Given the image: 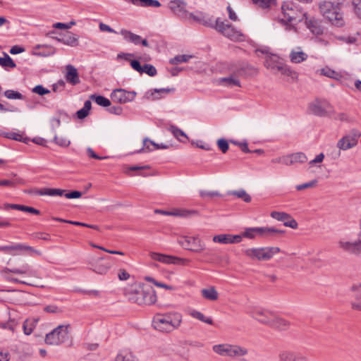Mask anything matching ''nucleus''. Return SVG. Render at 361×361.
<instances>
[{
	"instance_id": "obj_9",
	"label": "nucleus",
	"mask_w": 361,
	"mask_h": 361,
	"mask_svg": "<svg viewBox=\"0 0 361 361\" xmlns=\"http://www.w3.org/2000/svg\"><path fill=\"white\" fill-rule=\"evenodd\" d=\"M178 243L185 249L201 252L205 249V245L198 236H183L178 240Z\"/></svg>"
},
{
	"instance_id": "obj_26",
	"label": "nucleus",
	"mask_w": 361,
	"mask_h": 361,
	"mask_svg": "<svg viewBox=\"0 0 361 361\" xmlns=\"http://www.w3.org/2000/svg\"><path fill=\"white\" fill-rule=\"evenodd\" d=\"M175 91L174 88H161V89H154L152 90H149L146 92L145 94V98L149 100H156L161 98V97H159L157 94L164 93V94H169L171 92H173Z\"/></svg>"
},
{
	"instance_id": "obj_54",
	"label": "nucleus",
	"mask_w": 361,
	"mask_h": 361,
	"mask_svg": "<svg viewBox=\"0 0 361 361\" xmlns=\"http://www.w3.org/2000/svg\"><path fill=\"white\" fill-rule=\"evenodd\" d=\"M317 181L316 180H313L303 184L298 185L296 188L298 190H302L309 188H313L317 185Z\"/></svg>"
},
{
	"instance_id": "obj_64",
	"label": "nucleus",
	"mask_w": 361,
	"mask_h": 361,
	"mask_svg": "<svg viewBox=\"0 0 361 361\" xmlns=\"http://www.w3.org/2000/svg\"><path fill=\"white\" fill-rule=\"evenodd\" d=\"M65 85V82L62 80H60L52 85V90L54 92L61 91L63 90Z\"/></svg>"
},
{
	"instance_id": "obj_17",
	"label": "nucleus",
	"mask_w": 361,
	"mask_h": 361,
	"mask_svg": "<svg viewBox=\"0 0 361 361\" xmlns=\"http://www.w3.org/2000/svg\"><path fill=\"white\" fill-rule=\"evenodd\" d=\"M25 250L31 251L32 252L37 254L38 255H41V252L39 251L35 250L32 247L23 244H13L11 245L0 246L1 252L7 254H11L12 255H18L21 252Z\"/></svg>"
},
{
	"instance_id": "obj_50",
	"label": "nucleus",
	"mask_w": 361,
	"mask_h": 361,
	"mask_svg": "<svg viewBox=\"0 0 361 361\" xmlns=\"http://www.w3.org/2000/svg\"><path fill=\"white\" fill-rule=\"evenodd\" d=\"M110 268L109 265L104 264H96L93 267V271L99 274H104L107 272L109 269Z\"/></svg>"
},
{
	"instance_id": "obj_8",
	"label": "nucleus",
	"mask_w": 361,
	"mask_h": 361,
	"mask_svg": "<svg viewBox=\"0 0 361 361\" xmlns=\"http://www.w3.org/2000/svg\"><path fill=\"white\" fill-rule=\"evenodd\" d=\"M69 325H59L52 331L47 334L45 343L48 345H58L64 343L68 339Z\"/></svg>"
},
{
	"instance_id": "obj_58",
	"label": "nucleus",
	"mask_w": 361,
	"mask_h": 361,
	"mask_svg": "<svg viewBox=\"0 0 361 361\" xmlns=\"http://www.w3.org/2000/svg\"><path fill=\"white\" fill-rule=\"evenodd\" d=\"M44 312H49V313H61L62 312V310L56 305H50L44 307Z\"/></svg>"
},
{
	"instance_id": "obj_24",
	"label": "nucleus",
	"mask_w": 361,
	"mask_h": 361,
	"mask_svg": "<svg viewBox=\"0 0 361 361\" xmlns=\"http://www.w3.org/2000/svg\"><path fill=\"white\" fill-rule=\"evenodd\" d=\"M156 214H161L167 216H189L192 214H197V212L195 210H185V209H175L172 212H168L161 209H156L154 211Z\"/></svg>"
},
{
	"instance_id": "obj_13",
	"label": "nucleus",
	"mask_w": 361,
	"mask_h": 361,
	"mask_svg": "<svg viewBox=\"0 0 361 361\" xmlns=\"http://www.w3.org/2000/svg\"><path fill=\"white\" fill-rule=\"evenodd\" d=\"M149 255L152 259L164 264L187 265L190 262L188 259L166 255L158 252H150Z\"/></svg>"
},
{
	"instance_id": "obj_62",
	"label": "nucleus",
	"mask_w": 361,
	"mask_h": 361,
	"mask_svg": "<svg viewBox=\"0 0 361 361\" xmlns=\"http://www.w3.org/2000/svg\"><path fill=\"white\" fill-rule=\"evenodd\" d=\"M278 160L279 163H282L286 165H290L293 163V158L292 155L279 157Z\"/></svg>"
},
{
	"instance_id": "obj_60",
	"label": "nucleus",
	"mask_w": 361,
	"mask_h": 361,
	"mask_svg": "<svg viewBox=\"0 0 361 361\" xmlns=\"http://www.w3.org/2000/svg\"><path fill=\"white\" fill-rule=\"evenodd\" d=\"M63 195L68 199H76L82 196V192L78 190H73L69 192H64Z\"/></svg>"
},
{
	"instance_id": "obj_37",
	"label": "nucleus",
	"mask_w": 361,
	"mask_h": 361,
	"mask_svg": "<svg viewBox=\"0 0 361 361\" xmlns=\"http://www.w3.org/2000/svg\"><path fill=\"white\" fill-rule=\"evenodd\" d=\"M213 242L221 243V244H230L232 241H231V234H220L216 235L213 237Z\"/></svg>"
},
{
	"instance_id": "obj_47",
	"label": "nucleus",
	"mask_w": 361,
	"mask_h": 361,
	"mask_svg": "<svg viewBox=\"0 0 361 361\" xmlns=\"http://www.w3.org/2000/svg\"><path fill=\"white\" fill-rule=\"evenodd\" d=\"M276 0H252L253 3L259 6L267 8L275 4Z\"/></svg>"
},
{
	"instance_id": "obj_43",
	"label": "nucleus",
	"mask_w": 361,
	"mask_h": 361,
	"mask_svg": "<svg viewBox=\"0 0 361 361\" xmlns=\"http://www.w3.org/2000/svg\"><path fill=\"white\" fill-rule=\"evenodd\" d=\"M145 73L148 75L153 77L155 76L157 73L156 68L151 64H145L142 66V73Z\"/></svg>"
},
{
	"instance_id": "obj_57",
	"label": "nucleus",
	"mask_w": 361,
	"mask_h": 361,
	"mask_svg": "<svg viewBox=\"0 0 361 361\" xmlns=\"http://www.w3.org/2000/svg\"><path fill=\"white\" fill-rule=\"evenodd\" d=\"M32 92L39 94V95H44L50 92V91L46 88H44L42 85H38L35 86L32 89Z\"/></svg>"
},
{
	"instance_id": "obj_61",
	"label": "nucleus",
	"mask_w": 361,
	"mask_h": 361,
	"mask_svg": "<svg viewBox=\"0 0 361 361\" xmlns=\"http://www.w3.org/2000/svg\"><path fill=\"white\" fill-rule=\"evenodd\" d=\"M47 47L49 49V50L48 51H47V52H45V51H39V52L37 53V52L34 51L33 54L34 55H37V56H51V55H53V54H55V52H56L55 48H54V47H52L51 46H48Z\"/></svg>"
},
{
	"instance_id": "obj_27",
	"label": "nucleus",
	"mask_w": 361,
	"mask_h": 361,
	"mask_svg": "<svg viewBox=\"0 0 361 361\" xmlns=\"http://www.w3.org/2000/svg\"><path fill=\"white\" fill-rule=\"evenodd\" d=\"M57 41L71 47L78 45V35L70 32H68L61 39H57Z\"/></svg>"
},
{
	"instance_id": "obj_55",
	"label": "nucleus",
	"mask_w": 361,
	"mask_h": 361,
	"mask_svg": "<svg viewBox=\"0 0 361 361\" xmlns=\"http://www.w3.org/2000/svg\"><path fill=\"white\" fill-rule=\"evenodd\" d=\"M47 189H48L47 195H49V196H63L64 194V192H66L65 190L59 189V188H47Z\"/></svg>"
},
{
	"instance_id": "obj_51",
	"label": "nucleus",
	"mask_w": 361,
	"mask_h": 361,
	"mask_svg": "<svg viewBox=\"0 0 361 361\" xmlns=\"http://www.w3.org/2000/svg\"><path fill=\"white\" fill-rule=\"evenodd\" d=\"M146 279L148 281H150L152 283H154L157 287L164 288H165L166 290H172L174 289V288L173 286H169L167 284H165V283H161V282H158L154 279H153L152 277H147Z\"/></svg>"
},
{
	"instance_id": "obj_45",
	"label": "nucleus",
	"mask_w": 361,
	"mask_h": 361,
	"mask_svg": "<svg viewBox=\"0 0 361 361\" xmlns=\"http://www.w3.org/2000/svg\"><path fill=\"white\" fill-rule=\"evenodd\" d=\"M54 141L56 144L61 147H68L71 143L70 140H68L66 137L57 135H55Z\"/></svg>"
},
{
	"instance_id": "obj_39",
	"label": "nucleus",
	"mask_w": 361,
	"mask_h": 361,
	"mask_svg": "<svg viewBox=\"0 0 361 361\" xmlns=\"http://www.w3.org/2000/svg\"><path fill=\"white\" fill-rule=\"evenodd\" d=\"M192 58V55H178L174 58L170 59V63L173 65H177L181 63L187 62L190 59Z\"/></svg>"
},
{
	"instance_id": "obj_22",
	"label": "nucleus",
	"mask_w": 361,
	"mask_h": 361,
	"mask_svg": "<svg viewBox=\"0 0 361 361\" xmlns=\"http://www.w3.org/2000/svg\"><path fill=\"white\" fill-rule=\"evenodd\" d=\"M66 73L65 74V78L66 81L72 85L79 84L80 80L78 70L71 64L66 66Z\"/></svg>"
},
{
	"instance_id": "obj_25",
	"label": "nucleus",
	"mask_w": 361,
	"mask_h": 361,
	"mask_svg": "<svg viewBox=\"0 0 361 361\" xmlns=\"http://www.w3.org/2000/svg\"><path fill=\"white\" fill-rule=\"evenodd\" d=\"M271 216L278 221H283L284 226L293 228V219L285 212H272Z\"/></svg>"
},
{
	"instance_id": "obj_21",
	"label": "nucleus",
	"mask_w": 361,
	"mask_h": 361,
	"mask_svg": "<svg viewBox=\"0 0 361 361\" xmlns=\"http://www.w3.org/2000/svg\"><path fill=\"white\" fill-rule=\"evenodd\" d=\"M269 326L278 331H286L290 326V322L274 314Z\"/></svg>"
},
{
	"instance_id": "obj_6",
	"label": "nucleus",
	"mask_w": 361,
	"mask_h": 361,
	"mask_svg": "<svg viewBox=\"0 0 361 361\" xmlns=\"http://www.w3.org/2000/svg\"><path fill=\"white\" fill-rule=\"evenodd\" d=\"M279 252L277 247H252L244 250L245 255L252 260L267 261Z\"/></svg>"
},
{
	"instance_id": "obj_59",
	"label": "nucleus",
	"mask_w": 361,
	"mask_h": 361,
	"mask_svg": "<svg viewBox=\"0 0 361 361\" xmlns=\"http://www.w3.org/2000/svg\"><path fill=\"white\" fill-rule=\"evenodd\" d=\"M338 39L348 44H355L357 42V37L355 36H341Z\"/></svg>"
},
{
	"instance_id": "obj_30",
	"label": "nucleus",
	"mask_w": 361,
	"mask_h": 361,
	"mask_svg": "<svg viewBox=\"0 0 361 361\" xmlns=\"http://www.w3.org/2000/svg\"><path fill=\"white\" fill-rule=\"evenodd\" d=\"M39 319L36 318L27 319L23 323V331L26 335H30L33 331V329L36 326Z\"/></svg>"
},
{
	"instance_id": "obj_29",
	"label": "nucleus",
	"mask_w": 361,
	"mask_h": 361,
	"mask_svg": "<svg viewBox=\"0 0 361 361\" xmlns=\"http://www.w3.org/2000/svg\"><path fill=\"white\" fill-rule=\"evenodd\" d=\"M355 294V301L351 302V307L357 311H361V283L353 287Z\"/></svg>"
},
{
	"instance_id": "obj_35",
	"label": "nucleus",
	"mask_w": 361,
	"mask_h": 361,
	"mask_svg": "<svg viewBox=\"0 0 361 361\" xmlns=\"http://www.w3.org/2000/svg\"><path fill=\"white\" fill-rule=\"evenodd\" d=\"M90 99L93 100L98 105L103 107H107L111 105V101L109 99L101 95L92 94L90 96Z\"/></svg>"
},
{
	"instance_id": "obj_12",
	"label": "nucleus",
	"mask_w": 361,
	"mask_h": 361,
	"mask_svg": "<svg viewBox=\"0 0 361 361\" xmlns=\"http://www.w3.org/2000/svg\"><path fill=\"white\" fill-rule=\"evenodd\" d=\"M282 233L281 231L275 229L274 228H267V227H257V228H247L243 234V236L246 237L250 239H252L255 237L256 235L262 236V237H269L271 236L275 233Z\"/></svg>"
},
{
	"instance_id": "obj_5",
	"label": "nucleus",
	"mask_w": 361,
	"mask_h": 361,
	"mask_svg": "<svg viewBox=\"0 0 361 361\" xmlns=\"http://www.w3.org/2000/svg\"><path fill=\"white\" fill-rule=\"evenodd\" d=\"M307 112L319 117H328L333 114L334 110L327 100L317 98L309 103Z\"/></svg>"
},
{
	"instance_id": "obj_11",
	"label": "nucleus",
	"mask_w": 361,
	"mask_h": 361,
	"mask_svg": "<svg viewBox=\"0 0 361 361\" xmlns=\"http://www.w3.org/2000/svg\"><path fill=\"white\" fill-rule=\"evenodd\" d=\"M281 17L279 22L285 26L286 30H290L293 27V3L284 2L281 6Z\"/></svg>"
},
{
	"instance_id": "obj_3",
	"label": "nucleus",
	"mask_w": 361,
	"mask_h": 361,
	"mask_svg": "<svg viewBox=\"0 0 361 361\" xmlns=\"http://www.w3.org/2000/svg\"><path fill=\"white\" fill-rule=\"evenodd\" d=\"M182 323V315L178 312L157 314L152 320L154 328L162 332H171L178 329Z\"/></svg>"
},
{
	"instance_id": "obj_41",
	"label": "nucleus",
	"mask_w": 361,
	"mask_h": 361,
	"mask_svg": "<svg viewBox=\"0 0 361 361\" xmlns=\"http://www.w3.org/2000/svg\"><path fill=\"white\" fill-rule=\"evenodd\" d=\"M4 96L9 99H23V95L16 91L8 90L4 92Z\"/></svg>"
},
{
	"instance_id": "obj_40",
	"label": "nucleus",
	"mask_w": 361,
	"mask_h": 361,
	"mask_svg": "<svg viewBox=\"0 0 361 361\" xmlns=\"http://www.w3.org/2000/svg\"><path fill=\"white\" fill-rule=\"evenodd\" d=\"M169 130L173 135V136L176 137L180 141H183L180 137L188 139V137L185 135V133L182 130L178 128L175 126H171L169 127Z\"/></svg>"
},
{
	"instance_id": "obj_4",
	"label": "nucleus",
	"mask_w": 361,
	"mask_h": 361,
	"mask_svg": "<svg viewBox=\"0 0 361 361\" xmlns=\"http://www.w3.org/2000/svg\"><path fill=\"white\" fill-rule=\"evenodd\" d=\"M264 66L274 73H280L286 77H289L292 74L291 70L284 64L283 60L276 54L267 53Z\"/></svg>"
},
{
	"instance_id": "obj_34",
	"label": "nucleus",
	"mask_w": 361,
	"mask_h": 361,
	"mask_svg": "<svg viewBox=\"0 0 361 361\" xmlns=\"http://www.w3.org/2000/svg\"><path fill=\"white\" fill-rule=\"evenodd\" d=\"M116 361H137L132 353L128 350L121 351L116 359Z\"/></svg>"
},
{
	"instance_id": "obj_46",
	"label": "nucleus",
	"mask_w": 361,
	"mask_h": 361,
	"mask_svg": "<svg viewBox=\"0 0 361 361\" xmlns=\"http://www.w3.org/2000/svg\"><path fill=\"white\" fill-rule=\"evenodd\" d=\"M16 326L17 322L14 319H11L6 323L0 322V327H1L2 329H8L12 332L15 331Z\"/></svg>"
},
{
	"instance_id": "obj_28",
	"label": "nucleus",
	"mask_w": 361,
	"mask_h": 361,
	"mask_svg": "<svg viewBox=\"0 0 361 361\" xmlns=\"http://www.w3.org/2000/svg\"><path fill=\"white\" fill-rule=\"evenodd\" d=\"M202 296L210 301H216L219 299V293L214 286H210L201 290Z\"/></svg>"
},
{
	"instance_id": "obj_10",
	"label": "nucleus",
	"mask_w": 361,
	"mask_h": 361,
	"mask_svg": "<svg viewBox=\"0 0 361 361\" xmlns=\"http://www.w3.org/2000/svg\"><path fill=\"white\" fill-rule=\"evenodd\" d=\"M8 273H13L16 274H27L30 276L33 275V271L30 270V266L28 264H24L21 269H8L4 268L1 271V274L5 278L6 280L11 282L20 283L23 284H26L29 286H34L32 283H27L25 281H20L18 279L10 277L8 276Z\"/></svg>"
},
{
	"instance_id": "obj_52",
	"label": "nucleus",
	"mask_w": 361,
	"mask_h": 361,
	"mask_svg": "<svg viewBox=\"0 0 361 361\" xmlns=\"http://www.w3.org/2000/svg\"><path fill=\"white\" fill-rule=\"evenodd\" d=\"M150 140L147 137H145L144 140H143V147L140 149H139L137 152V153H142V152H151V151H153L154 150V147L152 148L151 147V145H150Z\"/></svg>"
},
{
	"instance_id": "obj_49",
	"label": "nucleus",
	"mask_w": 361,
	"mask_h": 361,
	"mask_svg": "<svg viewBox=\"0 0 361 361\" xmlns=\"http://www.w3.org/2000/svg\"><path fill=\"white\" fill-rule=\"evenodd\" d=\"M352 5L355 14L361 19V0H353Z\"/></svg>"
},
{
	"instance_id": "obj_63",
	"label": "nucleus",
	"mask_w": 361,
	"mask_h": 361,
	"mask_svg": "<svg viewBox=\"0 0 361 361\" xmlns=\"http://www.w3.org/2000/svg\"><path fill=\"white\" fill-rule=\"evenodd\" d=\"M109 112L115 115H121L123 113V108L119 106H112L108 109Z\"/></svg>"
},
{
	"instance_id": "obj_53",
	"label": "nucleus",
	"mask_w": 361,
	"mask_h": 361,
	"mask_svg": "<svg viewBox=\"0 0 361 361\" xmlns=\"http://www.w3.org/2000/svg\"><path fill=\"white\" fill-rule=\"evenodd\" d=\"M217 145L223 153H226L228 149V141L224 138L218 140Z\"/></svg>"
},
{
	"instance_id": "obj_31",
	"label": "nucleus",
	"mask_w": 361,
	"mask_h": 361,
	"mask_svg": "<svg viewBox=\"0 0 361 361\" xmlns=\"http://www.w3.org/2000/svg\"><path fill=\"white\" fill-rule=\"evenodd\" d=\"M189 315H190L192 318L197 319L204 323H206L207 324H213V320L211 317H208L204 316L202 312L195 310H192L189 312Z\"/></svg>"
},
{
	"instance_id": "obj_44",
	"label": "nucleus",
	"mask_w": 361,
	"mask_h": 361,
	"mask_svg": "<svg viewBox=\"0 0 361 361\" xmlns=\"http://www.w3.org/2000/svg\"><path fill=\"white\" fill-rule=\"evenodd\" d=\"M279 361H293V356L291 351L282 350L279 355Z\"/></svg>"
},
{
	"instance_id": "obj_15",
	"label": "nucleus",
	"mask_w": 361,
	"mask_h": 361,
	"mask_svg": "<svg viewBox=\"0 0 361 361\" xmlns=\"http://www.w3.org/2000/svg\"><path fill=\"white\" fill-rule=\"evenodd\" d=\"M338 247L341 250L353 255H359L361 253V239L350 242L344 238L340 239L338 243Z\"/></svg>"
},
{
	"instance_id": "obj_18",
	"label": "nucleus",
	"mask_w": 361,
	"mask_h": 361,
	"mask_svg": "<svg viewBox=\"0 0 361 361\" xmlns=\"http://www.w3.org/2000/svg\"><path fill=\"white\" fill-rule=\"evenodd\" d=\"M360 135V134L358 132L353 131L350 134L343 137L338 140L337 143L338 147L342 150H347L353 148L357 145Z\"/></svg>"
},
{
	"instance_id": "obj_14",
	"label": "nucleus",
	"mask_w": 361,
	"mask_h": 361,
	"mask_svg": "<svg viewBox=\"0 0 361 361\" xmlns=\"http://www.w3.org/2000/svg\"><path fill=\"white\" fill-rule=\"evenodd\" d=\"M136 92H129L123 89L114 90L111 94V99L114 102L118 104H125L134 100Z\"/></svg>"
},
{
	"instance_id": "obj_7",
	"label": "nucleus",
	"mask_w": 361,
	"mask_h": 361,
	"mask_svg": "<svg viewBox=\"0 0 361 361\" xmlns=\"http://www.w3.org/2000/svg\"><path fill=\"white\" fill-rule=\"evenodd\" d=\"M212 349L214 353L224 357L237 358L247 354L245 348L228 343L214 345Z\"/></svg>"
},
{
	"instance_id": "obj_36",
	"label": "nucleus",
	"mask_w": 361,
	"mask_h": 361,
	"mask_svg": "<svg viewBox=\"0 0 361 361\" xmlns=\"http://www.w3.org/2000/svg\"><path fill=\"white\" fill-rule=\"evenodd\" d=\"M0 66L4 68H15L16 66L13 59L6 53H4V57H0Z\"/></svg>"
},
{
	"instance_id": "obj_20",
	"label": "nucleus",
	"mask_w": 361,
	"mask_h": 361,
	"mask_svg": "<svg viewBox=\"0 0 361 361\" xmlns=\"http://www.w3.org/2000/svg\"><path fill=\"white\" fill-rule=\"evenodd\" d=\"M215 28L224 36L232 39L237 38L240 35L239 32L235 31L231 25L226 24L224 22L221 21L219 18L216 20Z\"/></svg>"
},
{
	"instance_id": "obj_16",
	"label": "nucleus",
	"mask_w": 361,
	"mask_h": 361,
	"mask_svg": "<svg viewBox=\"0 0 361 361\" xmlns=\"http://www.w3.org/2000/svg\"><path fill=\"white\" fill-rule=\"evenodd\" d=\"M247 313L255 319L263 324L269 326L274 313L268 310L253 308Z\"/></svg>"
},
{
	"instance_id": "obj_1",
	"label": "nucleus",
	"mask_w": 361,
	"mask_h": 361,
	"mask_svg": "<svg viewBox=\"0 0 361 361\" xmlns=\"http://www.w3.org/2000/svg\"><path fill=\"white\" fill-rule=\"evenodd\" d=\"M343 0H324L318 4L320 14L332 25L342 27L345 24L341 11Z\"/></svg>"
},
{
	"instance_id": "obj_48",
	"label": "nucleus",
	"mask_w": 361,
	"mask_h": 361,
	"mask_svg": "<svg viewBox=\"0 0 361 361\" xmlns=\"http://www.w3.org/2000/svg\"><path fill=\"white\" fill-rule=\"evenodd\" d=\"M18 210L25 212H29V213L36 214V215H39L40 214L39 210H38L34 207H28V206H25V205H22V204H18Z\"/></svg>"
},
{
	"instance_id": "obj_23",
	"label": "nucleus",
	"mask_w": 361,
	"mask_h": 361,
	"mask_svg": "<svg viewBox=\"0 0 361 361\" xmlns=\"http://www.w3.org/2000/svg\"><path fill=\"white\" fill-rule=\"evenodd\" d=\"M169 8L177 16L183 17L186 15V4L182 0L170 1Z\"/></svg>"
},
{
	"instance_id": "obj_42",
	"label": "nucleus",
	"mask_w": 361,
	"mask_h": 361,
	"mask_svg": "<svg viewBox=\"0 0 361 361\" xmlns=\"http://www.w3.org/2000/svg\"><path fill=\"white\" fill-rule=\"evenodd\" d=\"M200 195L203 199H212L215 197H221V194L217 191L201 190Z\"/></svg>"
},
{
	"instance_id": "obj_33",
	"label": "nucleus",
	"mask_w": 361,
	"mask_h": 361,
	"mask_svg": "<svg viewBox=\"0 0 361 361\" xmlns=\"http://www.w3.org/2000/svg\"><path fill=\"white\" fill-rule=\"evenodd\" d=\"M228 195H233L238 198L242 199L245 202H250L251 201V197L245 190H232L228 192Z\"/></svg>"
},
{
	"instance_id": "obj_2",
	"label": "nucleus",
	"mask_w": 361,
	"mask_h": 361,
	"mask_svg": "<svg viewBox=\"0 0 361 361\" xmlns=\"http://www.w3.org/2000/svg\"><path fill=\"white\" fill-rule=\"evenodd\" d=\"M126 296L137 305H152L157 301L156 292L149 286L135 284L126 290Z\"/></svg>"
},
{
	"instance_id": "obj_38",
	"label": "nucleus",
	"mask_w": 361,
	"mask_h": 361,
	"mask_svg": "<svg viewBox=\"0 0 361 361\" xmlns=\"http://www.w3.org/2000/svg\"><path fill=\"white\" fill-rule=\"evenodd\" d=\"M221 82H224L226 86L233 87V86H240V81L238 78L233 76H230L228 78H222L220 79Z\"/></svg>"
},
{
	"instance_id": "obj_19",
	"label": "nucleus",
	"mask_w": 361,
	"mask_h": 361,
	"mask_svg": "<svg viewBox=\"0 0 361 361\" xmlns=\"http://www.w3.org/2000/svg\"><path fill=\"white\" fill-rule=\"evenodd\" d=\"M301 18L299 17L298 22L302 23L310 32L316 35H319L323 32V28L319 23L314 19H308L305 12H300Z\"/></svg>"
},
{
	"instance_id": "obj_32",
	"label": "nucleus",
	"mask_w": 361,
	"mask_h": 361,
	"mask_svg": "<svg viewBox=\"0 0 361 361\" xmlns=\"http://www.w3.org/2000/svg\"><path fill=\"white\" fill-rule=\"evenodd\" d=\"M121 35L123 36L124 39L130 42H133L135 44H138L140 43L141 37L140 36L135 35L130 31L126 30H122L121 31Z\"/></svg>"
},
{
	"instance_id": "obj_56",
	"label": "nucleus",
	"mask_w": 361,
	"mask_h": 361,
	"mask_svg": "<svg viewBox=\"0 0 361 361\" xmlns=\"http://www.w3.org/2000/svg\"><path fill=\"white\" fill-rule=\"evenodd\" d=\"M307 58V54L303 51H295V63H300Z\"/></svg>"
}]
</instances>
